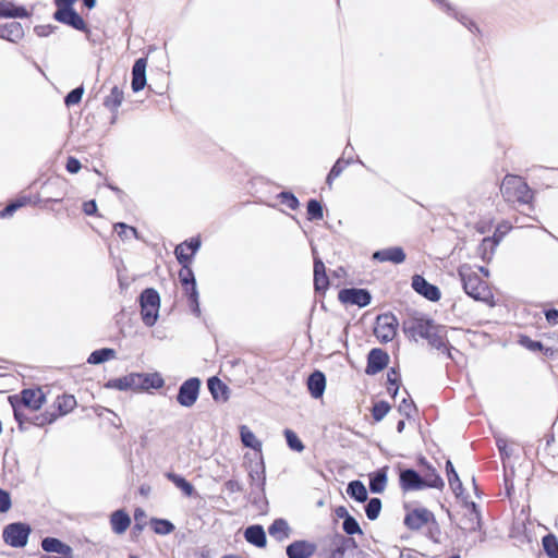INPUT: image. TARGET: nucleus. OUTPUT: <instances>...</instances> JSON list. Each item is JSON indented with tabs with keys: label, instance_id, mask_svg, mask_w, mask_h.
Listing matches in <instances>:
<instances>
[{
	"label": "nucleus",
	"instance_id": "obj_44",
	"mask_svg": "<svg viewBox=\"0 0 558 558\" xmlns=\"http://www.w3.org/2000/svg\"><path fill=\"white\" fill-rule=\"evenodd\" d=\"M342 529L348 535L362 534L359 522L352 517L348 515L343 520Z\"/></svg>",
	"mask_w": 558,
	"mask_h": 558
},
{
	"label": "nucleus",
	"instance_id": "obj_2",
	"mask_svg": "<svg viewBox=\"0 0 558 558\" xmlns=\"http://www.w3.org/2000/svg\"><path fill=\"white\" fill-rule=\"evenodd\" d=\"M45 401L46 397L40 388L23 389L19 395L9 396V402L13 409L14 418L19 423L20 428H22L25 421H28L24 409L37 411L43 407ZM29 422L32 423V420H29Z\"/></svg>",
	"mask_w": 558,
	"mask_h": 558
},
{
	"label": "nucleus",
	"instance_id": "obj_50",
	"mask_svg": "<svg viewBox=\"0 0 558 558\" xmlns=\"http://www.w3.org/2000/svg\"><path fill=\"white\" fill-rule=\"evenodd\" d=\"M278 197L288 208L295 210L299 207V199L291 192H281Z\"/></svg>",
	"mask_w": 558,
	"mask_h": 558
},
{
	"label": "nucleus",
	"instance_id": "obj_28",
	"mask_svg": "<svg viewBox=\"0 0 558 558\" xmlns=\"http://www.w3.org/2000/svg\"><path fill=\"white\" fill-rule=\"evenodd\" d=\"M240 436L241 441L245 447L251 448L257 452L262 451V441L256 438L254 433L246 425L240 426Z\"/></svg>",
	"mask_w": 558,
	"mask_h": 558
},
{
	"label": "nucleus",
	"instance_id": "obj_24",
	"mask_svg": "<svg viewBox=\"0 0 558 558\" xmlns=\"http://www.w3.org/2000/svg\"><path fill=\"white\" fill-rule=\"evenodd\" d=\"M244 537L250 544L263 548L266 546V533L262 525H251L246 527Z\"/></svg>",
	"mask_w": 558,
	"mask_h": 558
},
{
	"label": "nucleus",
	"instance_id": "obj_39",
	"mask_svg": "<svg viewBox=\"0 0 558 558\" xmlns=\"http://www.w3.org/2000/svg\"><path fill=\"white\" fill-rule=\"evenodd\" d=\"M113 229L118 236L123 241L129 240L131 238L140 239L137 230L134 227L128 226L124 222L114 223Z\"/></svg>",
	"mask_w": 558,
	"mask_h": 558
},
{
	"label": "nucleus",
	"instance_id": "obj_25",
	"mask_svg": "<svg viewBox=\"0 0 558 558\" xmlns=\"http://www.w3.org/2000/svg\"><path fill=\"white\" fill-rule=\"evenodd\" d=\"M388 466H384L369 474V490L373 494H381L387 485Z\"/></svg>",
	"mask_w": 558,
	"mask_h": 558
},
{
	"label": "nucleus",
	"instance_id": "obj_6",
	"mask_svg": "<svg viewBox=\"0 0 558 558\" xmlns=\"http://www.w3.org/2000/svg\"><path fill=\"white\" fill-rule=\"evenodd\" d=\"M32 529L28 524L23 522H14L8 524L3 529L2 537L5 544L14 548L25 547Z\"/></svg>",
	"mask_w": 558,
	"mask_h": 558
},
{
	"label": "nucleus",
	"instance_id": "obj_11",
	"mask_svg": "<svg viewBox=\"0 0 558 558\" xmlns=\"http://www.w3.org/2000/svg\"><path fill=\"white\" fill-rule=\"evenodd\" d=\"M53 19L62 24L69 25L77 31H86L83 17L73 8L57 9Z\"/></svg>",
	"mask_w": 558,
	"mask_h": 558
},
{
	"label": "nucleus",
	"instance_id": "obj_8",
	"mask_svg": "<svg viewBox=\"0 0 558 558\" xmlns=\"http://www.w3.org/2000/svg\"><path fill=\"white\" fill-rule=\"evenodd\" d=\"M398 320L391 313L380 314L376 318L374 333L381 343L391 341L397 333Z\"/></svg>",
	"mask_w": 558,
	"mask_h": 558
},
{
	"label": "nucleus",
	"instance_id": "obj_20",
	"mask_svg": "<svg viewBox=\"0 0 558 558\" xmlns=\"http://www.w3.org/2000/svg\"><path fill=\"white\" fill-rule=\"evenodd\" d=\"M207 386L215 401L226 402L229 399L230 390L228 386L217 376L210 377Z\"/></svg>",
	"mask_w": 558,
	"mask_h": 558
},
{
	"label": "nucleus",
	"instance_id": "obj_12",
	"mask_svg": "<svg viewBox=\"0 0 558 558\" xmlns=\"http://www.w3.org/2000/svg\"><path fill=\"white\" fill-rule=\"evenodd\" d=\"M412 288L415 292L432 302L438 301L441 296L438 287L429 283L423 276L420 275H414L412 277Z\"/></svg>",
	"mask_w": 558,
	"mask_h": 558
},
{
	"label": "nucleus",
	"instance_id": "obj_17",
	"mask_svg": "<svg viewBox=\"0 0 558 558\" xmlns=\"http://www.w3.org/2000/svg\"><path fill=\"white\" fill-rule=\"evenodd\" d=\"M405 257V253L400 246L387 247L373 253V259L380 263L390 262L392 264H402Z\"/></svg>",
	"mask_w": 558,
	"mask_h": 558
},
{
	"label": "nucleus",
	"instance_id": "obj_61",
	"mask_svg": "<svg viewBox=\"0 0 558 558\" xmlns=\"http://www.w3.org/2000/svg\"><path fill=\"white\" fill-rule=\"evenodd\" d=\"M546 320L551 324L556 325L558 324V310L556 308H549L545 312Z\"/></svg>",
	"mask_w": 558,
	"mask_h": 558
},
{
	"label": "nucleus",
	"instance_id": "obj_43",
	"mask_svg": "<svg viewBox=\"0 0 558 558\" xmlns=\"http://www.w3.org/2000/svg\"><path fill=\"white\" fill-rule=\"evenodd\" d=\"M390 411V405L386 401H378L373 405L372 415L376 422H380Z\"/></svg>",
	"mask_w": 558,
	"mask_h": 558
},
{
	"label": "nucleus",
	"instance_id": "obj_9",
	"mask_svg": "<svg viewBox=\"0 0 558 558\" xmlns=\"http://www.w3.org/2000/svg\"><path fill=\"white\" fill-rule=\"evenodd\" d=\"M201 384L197 377H191L183 381L177 395L178 403L184 408L193 407L198 399Z\"/></svg>",
	"mask_w": 558,
	"mask_h": 558
},
{
	"label": "nucleus",
	"instance_id": "obj_40",
	"mask_svg": "<svg viewBox=\"0 0 558 558\" xmlns=\"http://www.w3.org/2000/svg\"><path fill=\"white\" fill-rule=\"evenodd\" d=\"M381 500L377 497L371 498L365 506V513L368 520L374 521L379 517Z\"/></svg>",
	"mask_w": 558,
	"mask_h": 558
},
{
	"label": "nucleus",
	"instance_id": "obj_18",
	"mask_svg": "<svg viewBox=\"0 0 558 558\" xmlns=\"http://www.w3.org/2000/svg\"><path fill=\"white\" fill-rule=\"evenodd\" d=\"M316 551V545L306 541H294L287 546L288 558H310Z\"/></svg>",
	"mask_w": 558,
	"mask_h": 558
},
{
	"label": "nucleus",
	"instance_id": "obj_47",
	"mask_svg": "<svg viewBox=\"0 0 558 558\" xmlns=\"http://www.w3.org/2000/svg\"><path fill=\"white\" fill-rule=\"evenodd\" d=\"M498 245V240L495 238H484L482 240V243L478 246V252L482 255L483 259L487 258V251H490V254H493L494 248Z\"/></svg>",
	"mask_w": 558,
	"mask_h": 558
},
{
	"label": "nucleus",
	"instance_id": "obj_29",
	"mask_svg": "<svg viewBox=\"0 0 558 558\" xmlns=\"http://www.w3.org/2000/svg\"><path fill=\"white\" fill-rule=\"evenodd\" d=\"M289 525L284 519H276L268 527V533L277 541H283L289 537Z\"/></svg>",
	"mask_w": 558,
	"mask_h": 558
},
{
	"label": "nucleus",
	"instance_id": "obj_1",
	"mask_svg": "<svg viewBox=\"0 0 558 558\" xmlns=\"http://www.w3.org/2000/svg\"><path fill=\"white\" fill-rule=\"evenodd\" d=\"M403 331L408 337L414 340H416L417 337L426 339L428 343L437 350L447 349L448 340L446 337V327L435 324V322L429 318L412 317L403 322Z\"/></svg>",
	"mask_w": 558,
	"mask_h": 558
},
{
	"label": "nucleus",
	"instance_id": "obj_54",
	"mask_svg": "<svg viewBox=\"0 0 558 558\" xmlns=\"http://www.w3.org/2000/svg\"><path fill=\"white\" fill-rule=\"evenodd\" d=\"M12 506L10 494L0 488V512L4 513L10 510Z\"/></svg>",
	"mask_w": 558,
	"mask_h": 558
},
{
	"label": "nucleus",
	"instance_id": "obj_57",
	"mask_svg": "<svg viewBox=\"0 0 558 558\" xmlns=\"http://www.w3.org/2000/svg\"><path fill=\"white\" fill-rule=\"evenodd\" d=\"M65 167L70 173H77L82 166L78 159L74 157H69Z\"/></svg>",
	"mask_w": 558,
	"mask_h": 558
},
{
	"label": "nucleus",
	"instance_id": "obj_51",
	"mask_svg": "<svg viewBox=\"0 0 558 558\" xmlns=\"http://www.w3.org/2000/svg\"><path fill=\"white\" fill-rule=\"evenodd\" d=\"M351 162V157H349L347 160H344L343 158H339L330 169V177L338 178Z\"/></svg>",
	"mask_w": 558,
	"mask_h": 558
},
{
	"label": "nucleus",
	"instance_id": "obj_33",
	"mask_svg": "<svg viewBox=\"0 0 558 558\" xmlns=\"http://www.w3.org/2000/svg\"><path fill=\"white\" fill-rule=\"evenodd\" d=\"M423 483L424 488L430 487L441 489L445 486L442 478L432 466H428L426 474L423 476Z\"/></svg>",
	"mask_w": 558,
	"mask_h": 558
},
{
	"label": "nucleus",
	"instance_id": "obj_27",
	"mask_svg": "<svg viewBox=\"0 0 558 558\" xmlns=\"http://www.w3.org/2000/svg\"><path fill=\"white\" fill-rule=\"evenodd\" d=\"M41 548L47 553L70 554L72 548L54 537H45L41 541Z\"/></svg>",
	"mask_w": 558,
	"mask_h": 558
},
{
	"label": "nucleus",
	"instance_id": "obj_31",
	"mask_svg": "<svg viewBox=\"0 0 558 558\" xmlns=\"http://www.w3.org/2000/svg\"><path fill=\"white\" fill-rule=\"evenodd\" d=\"M348 495L355 499L357 502H364L367 500L368 494L365 485L361 481H352L348 484Z\"/></svg>",
	"mask_w": 558,
	"mask_h": 558
},
{
	"label": "nucleus",
	"instance_id": "obj_62",
	"mask_svg": "<svg viewBox=\"0 0 558 558\" xmlns=\"http://www.w3.org/2000/svg\"><path fill=\"white\" fill-rule=\"evenodd\" d=\"M83 211L87 215V216H92L94 214H96L97 211V204L95 201H87L83 204Z\"/></svg>",
	"mask_w": 558,
	"mask_h": 558
},
{
	"label": "nucleus",
	"instance_id": "obj_3",
	"mask_svg": "<svg viewBox=\"0 0 558 558\" xmlns=\"http://www.w3.org/2000/svg\"><path fill=\"white\" fill-rule=\"evenodd\" d=\"M500 192L508 203L529 205L533 199V192L527 183L518 175L507 174L501 184Z\"/></svg>",
	"mask_w": 558,
	"mask_h": 558
},
{
	"label": "nucleus",
	"instance_id": "obj_45",
	"mask_svg": "<svg viewBox=\"0 0 558 558\" xmlns=\"http://www.w3.org/2000/svg\"><path fill=\"white\" fill-rule=\"evenodd\" d=\"M27 203L26 197H22L20 199H16L15 202L10 203L7 205L2 210H0V218H7L13 215L19 208L24 206Z\"/></svg>",
	"mask_w": 558,
	"mask_h": 558
},
{
	"label": "nucleus",
	"instance_id": "obj_42",
	"mask_svg": "<svg viewBox=\"0 0 558 558\" xmlns=\"http://www.w3.org/2000/svg\"><path fill=\"white\" fill-rule=\"evenodd\" d=\"M284 437H286L287 444L291 450L296 451V452H302L304 450L303 442L301 441V439L298 437V435L293 430L286 429Z\"/></svg>",
	"mask_w": 558,
	"mask_h": 558
},
{
	"label": "nucleus",
	"instance_id": "obj_53",
	"mask_svg": "<svg viewBox=\"0 0 558 558\" xmlns=\"http://www.w3.org/2000/svg\"><path fill=\"white\" fill-rule=\"evenodd\" d=\"M387 381H388V385L395 386V388H393V397H396V395L399 391V374H398V372L395 368H390L388 371V373H387Z\"/></svg>",
	"mask_w": 558,
	"mask_h": 558
},
{
	"label": "nucleus",
	"instance_id": "obj_4",
	"mask_svg": "<svg viewBox=\"0 0 558 558\" xmlns=\"http://www.w3.org/2000/svg\"><path fill=\"white\" fill-rule=\"evenodd\" d=\"M459 276L469 296L476 301H487L492 296L487 283L470 266H461Z\"/></svg>",
	"mask_w": 558,
	"mask_h": 558
},
{
	"label": "nucleus",
	"instance_id": "obj_58",
	"mask_svg": "<svg viewBox=\"0 0 558 558\" xmlns=\"http://www.w3.org/2000/svg\"><path fill=\"white\" fill-rule=\"evenodd\" d=\"M56 27L52 25H38L35 26L34 32L39 37H47L49 36Z\"/></svg>",
	"mask_w": 558,
	"mask_h": 558
},
{
	"label": "nucleus",
	"instance_id": "obj_48",
	"mask_svg": "<svg viewBox=\"0 0 558 558\" xmlns=\"http://www.w3.org/2000/svg\"><path fill=\"white\" fill-rule=\"evenodd\" d=\"M83 94H84V88L83 86H78L74 89H72L64 98V104L68 106V107H71L73 105H76L81 101L82 97H83Z\"/></svg>",
	"mask_w": 558,
	"mask_h": 558
},
{
	"label": "nucleus",
	"instance_id": "obj_22",
	"mask_svg": "<svg viewBox=\"0 0 558 558\" xmlns=\"http://www.w3.org/2000/svg\"><path fill=\"white\" fill-rule=\"evenodd\" d=\"M307 388L311 396L315 399L320 398L324 395L326 388V377L320 371H315L307 378Z\"/></svg>",
	"mask_w": 558,
	"mask_h": 558
},
{
	"label": "nucleus",
	"instance_id": "obj_35",
	"mask_svg": "<svg viewBox=\"0 0 558 558\" xmlns=\"http://www.w3.org/2000/svg\"><path fill=\"white\" fill-rule=\"evenodd\" d=\"M150 524L154 532L159 535H168L175 529L174 524L167 519L153 518Z\"/></svg>",
	"mask_w": 558,
	"mask_h": 558
},
{
	"label": "nucleus",
	"instance_id": "obj_5",
	"mask_svg": "<svg viewBox=\"0 0 558 558\" xmlns=\"http://www.w3.org/2000/svg\"><path fill=\"white\" fill-rule=\"evenodd\" d=\"M141 316L147 327H153L159 315L160 296L157 290L147 288L140 295Z\"/></svg>",
	"mask_w": 558,
	"mask_h": 558
},
{
	"label": "nucleus",
	"instance_id": "obj_30",
	"mask_svg": "<svg viewBox=\"0 0 558 558\" xmlns=\"http://www.w3.org/2000/svg\"><path fill=\"white\" fill-rule=\"evenodd\" d=\"M446 472H447L449 485H450L452 492L454 493V495L457 497L462 496V494H463L462 482L460 481L459 475L456 472L454 466L450 460H448L446 462Z\"/></svg>",
	"mask_w": 558,
	"mask_h": 558
},
{
	"label": "nucleus",
	"instance_id": "obj_37",
	"mask_svg": "<svg viewBox=\"0 0 558 558\" xmlns=\"http://www.w3.org/2000/svg\"><path fill=\"white\" fill-rule=\"evenodd\" d=\"M185 288V294L189 299V304L193 314L197 317L201 315L199 302H198V291L196 284L187 286Z\"/></svg>",
	"mask_w": 558,
	"mask_h": 558
},
{
	"label": "nucleus",
	"instance_id": "obj_55",
	"mask_svg": "<svg viewBox=\"0 0 558 558\" xmlns=\"http://www.w3.org/2000/svg\"><path fill=\"white\" fill-rule=\"evenodd\" d=\"M496 446L501 454V457H510L511 450H508L507 439L501 436H496Z\"/></svg>",
	"mask_w": 558,
	"mask_h": 558
},
{
	"label": "nucleus",
	"instance_id": "obj_49",
	"mask_svg": "<svg viewBox=\"0 0 558 558\" xmlns=\"http://www.w3.org/2000/svg\"><path fill=\"white\" fill-rule=\"evenodd\" d=\"M186 250L184 243L179 244L174 250L175 257L182 266L189 265L192 260L193 254H187Z\"/></svg>",
	"mask_w": 558,
	"mask_h": 558
},
{
	"label": "nucleus",
	"instance_id": "obj_10",
	"mask_svg": "<svg viewBox=\"0 0 558 558\" xmlns=\"http://www.w3.org/2000/svg\"><path fill=\"white\" fill-rule=\"evenodd\" d=\"M338 299L343 304L357 305L359 307L367 306L372 301L368 290L360 288H344L339 291Z\"/></svg>",
	"mask_w": 558,
	"mask_h": 558
},
{
	"label": "nucleus",
	"instance_id": "obj_13",
	"mask_svg": "<svg viewBox=\"0 0 558 558\" xmlns=\"http://www.w3.org/2000/svg\"><path fill=\"white\" fill-rule=\"evenodd\" d=\"M147 378L143 377L141 374H129L123 377L110 379L107 384V388L118 389L121 391H125L129 389H136L143 387L144 383Z\"/></svg>",
	"mask_w": 558,
	"mask_h": 558
},
{
	"label": "nucleus",
	"instance_id": "obj_59",
	"mask_svg": "<svg viewBox=\"0 0 558 558\" xmlns=\"http://www.w3.org/2000/svg\"><path fill=\"white\" fill-rule=\"evenodd\" d=\"M185 247L191 251V253L194 255L201 247V240L199 238H192L190 241L183 242Z\"/></svg>",
	"mask_w": 558,
	"mask_h": 558
},
{
	"label": "nucleus",
	"instance_id": "obj_14",
	"mask_svg": "<svg viewBox=\"0 0 558 558\" xmlns=\"http://www.w3.org/2000/svg\"><path fill=\"white\" fill-rule=\"evenodd\" d=\"M400 487L404 492L424 489L423 476L413 469H404L399 475Z\"/></svg>",
	"mask_w": 558,
	"mask_h": 558
},
{
	"label": "nucleus",
	"instance_id": "obj_32",
	"mask_svg": "<svg viewBox=\"0 0 558 558\" xmlns=\"http://www.w3.org/2000/svg\"><path fill=\"white\" fill-rule=\"evenodd\" d=\"M114 357H116V351L113 349L104 348V349L93 351L89 354L87 362L89 364L97 365V364H101V363L107 362Z\"/></svg>",
	"mask_w": 558,
	"mask_h": 558
},
{
	"label": "nucleus",
	"instance_id": "obj_38",
	"mask_svg": "<svg viewBox=\"0 0 558 558\" xmlns=\"http://www.w3.org/2000/svg\"><path fill=\"white\" fill-rule=\"evenodd\" d=\"M543 548L550 558H558V539L554 534H547L542 539Z\"/></svg>",
	"mask_w": 558,
	"mask_h": 558
},
{
	"label": "nucleus",
	"instance_id": "obj_15",
	"mask_svg": "<svg viewBox=\"0 0 558 558\" xmlns=\"http://www.w3.org/2000/svg\"><path fill=\"white\" fill-rule=\"evenodd\" d=\"M389 361V355L381 349H372L367 356L366 374L375 375L383 371Z\"/></svg>",
	"mask_w": 558,
	"mask_h": 558
},
{
	"label": "nucleus",
	"instance_id": "obj_52",
	"mask_svg": "<svg viewBox=\"0 0 558 558\" xmlns=\"http://www.w3.org/2000/svg\"><path fill=\"white\" fill-rule=\"evenodd\" d=\"M329 286V279L326 274L314 276V287L318 292H325Z\"/></svg>",
	"mask_w": 558,
	"mask_h": 558
},
{
	"label": "nucleus",
	"instance_id": "obj_63",
	"mask_svg": "<svg viewBox=\"0 0 558 558\" xmlns=\"http://www.w3.org/2000/svg\"><path fill=\"white\" fill-rule=\"evenodd\" d=\"M326 274V267L319 257L314 258V276Z\"/></svg>",
	"mask_w": 558,
	"mask_h": 558
},
{
	"label": "nucleus",
	"instance_id": "obj_41",
	"mask_svg": "<svg viewBox=\"0 0 558 558\" xmlns=\"http://www.w3.org/2000/svg\"><path fill=\"white\" fill-rule=\"evenodd\" d=\"M324 217L323 206L317 199H310L307 203V219L322 220Z\"/></svg>",
	"mask_w": 558,
	"mask_h": 558
},
{
	"label": "nucleus",
	"instance_id": "obj_60",
	"mask_svg": "<svg viewBox=\"0 0 558 558\" xmlns=\"http://www.w3.org/2000/svg\"><path fill=\"white\" fill-rule=\"evenodd\" d=\"M521 343H523L526 348H529L532 351H537L543 348V344L539 341H534L529 338H523Z\"/></svg>",
	"mask_w": 558,
	"mask_h": 558
},
{
	"label": "nucleus",
	"instance_id": "obj_34",
	"mask_svg": "<svg viewBox=\"0 0 558 558\" xmlns=\"http://www.w3.org/2000/svg\"><path fill=\"white\" fill-rule=\"evenodd\" d=\"M123 101V92L118 87L111 88L110 95L105 98L104 105L110 110H117Z\"/></svg>",
	"mask_w": 558,
	"mask_h": 558
},
{
	"label": "nucleus",
	"instance_id": "obj_46",
	"mask_svg": "<svg viewBox=\"0 0 558 558\" xmlns=\"http://www.w3.org/2000/svg\"><path fill=\"white\" fill-rule=\"evenodd\" d=\"M179 279L183 287L196 284L193 270L189 267V265L183 266L179 271Z\"/></svg>",
	"mask_w": 558,
	"mask_h": 558
},
{
	"label": "nucleus",
	"instance_id": "obj_26",
	"mask_svg": "<svg viewBox=\"0 0 558 558\" xmlns=\"http://www.w3.org/2000/svg\"><path fill=\"white\" fill-rule=\"evenodd\" d=\"M27 16L28 12L24 7H16L14 3L7 0L0 1V17L15 19Z\"/></svg>",
	"mask_w": 558,
	"mask_h": 558
},
{
	"label": "nucleus",
	"instance_id": "obj_19",
	"mask_svg": "<svg viewBox=\"0 0 558 558\" xmlns=\"http://www.w3.org/2000/svg\"><path fill=\"white\" fill-rule=\"evenodd\" d=\"M146 66L147 60L145 58L137 59L132 68V89L137 93L146 85Z\"/></svg>",
	"mask_w": 558,
	"mask_h": 558
},
{
	"label": "nucleus",
	"instance_id": "obj_23",
	"mask_svg": "<svg viewBox=\"0 0 558 558\" xmlns=\"http://www.w3.org/2000/svg\"><path fill=\"white\" fill-rule=\"evenodd\" d=\"M110 524L116 534H123L131 524V518L124 510H116L110 515Z\"/></svg>",
	"mask_w": 558,
	"mask_h": 558
},
{
	"label": "nucleus",
	"instance_id": "obj_36",
	"mask_svg": "<svg viewBox=\"0 0 558 558\" xmlns=\"http://www.w3.org/2000/svg\"><path fill=\"white\" fill-rule=\"evenodd\" d=\"M167 477L178 487L180 488L185 496L190 497L194 493L193 485L187 482L184 477L181 475H178L175 473H168Z\"/></svg>",
	"mask_w": 558,
	"mask_h": 558
},
{
	"label": "nucleus",
	"instance_id": "obj_16",
	"mask_svg": "<svg viewBox=\"0 0 558 558\" xmlns=\"http://www.w3.org/2000/svg\"><path fill=\"white\" fill-rule=\"evenodd\" d=\"M432 519H434L433 513L425 509L418 508L410 511L404 518V524L410 530H420L424 525H426Z\"/></svg>",
	"mask_w": 558,
	"mask_h": 558
},
{
	"label": "nucleus",
	"instance_id": "obj_56",
	"mask_svg": "<svg viewBox=\"0 0 558 558\" xmlns=\"http://www.w3.org/2000/svg\"><path fill=\"white\" fill-rule=\"evenodd\" d=\"M413 410H414L413 402L408 401L405 398H403V400L399 404V412L402 413L404 416L410 417Z\"/></svg>",
	"mask_w": 558,
	"mask_h": 558
},
{
	"label": "nucleus",
	"instance_id": "obj_7",
	"mask_svg": "<svg viewBox=\"0 0 558 558\" xmlns=\"http://www.w3.org/2000/svg\"><path fill=\"white\" fill-rule=\"evenodd\" d=\"M57 405L59 414L52 413H43L40 415H35L32 418V424L36 426H44L46 424L53 423L59 415H65L70 413L76 407V400L72 395H63L57 399Z\"/></svg>",
	"mask_w": 558,
	"mask_h": 558
},
{
	"label": "nucleus",
	"instance_id": "obj_64",
	"mask_svg": "<svg viewBox=\"0 0 558 558\" xmlns=\"http://www.w3.org/2000/svg\"><path fill=\"white\" fill-rule=\"evenodd\" d=\"M145 518H146V513H145V511H144L143 509H141V508L135 509V512H134V519H135V521H136V525H135V527H137L138 530H142V529H143V526H142V525H140V523H138V522H140L141 520H144Z\"/></svg>",
	"mask_w": 558,
	"mask_h": 558
},
{
	"label": "nucleus",
	"instance_id": "obj_21",
	"mask_svg": "<svg viewBox=\"0 0 558 558\" xmlns=\"http://www.w3.org/2000/svg\"><path fill=\"white\" fill-rule=\"evenodd\" d=\"M24 36V29L19 22H9L0 25V38L17 43Z\"/></svg>",
	"mask_w": 558,
	"mask_h": 558
}]
</instances>
